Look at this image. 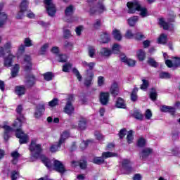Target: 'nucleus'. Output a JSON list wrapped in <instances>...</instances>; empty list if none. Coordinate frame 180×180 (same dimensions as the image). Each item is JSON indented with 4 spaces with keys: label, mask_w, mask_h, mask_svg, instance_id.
I'll list each match as a JSON object with an SVG mask.
<instances>
[{
    "label": "nucleus",
    "mask_w": 180,
    "mask_h": 180,
    "mask_svg": "<svg viewBox=\"0 0 180 180\" xmlns=\"http://www.w3.org/2000/svg\"><path fill=\"white\" fill-rule=\"evenodd\" d=\"M22 110H23L22 105H18L16 109L18 113L17 119L14 121L13 127H14V130L15 131L16 137L20 139V144H26V143H28L29 140H30V138H29L27 134H25L20 129L22 124L25 122V117L22 115Z\"/></svg>",
    "instance_id": "obj_1"
},
{
    "label": "nucleus",
    "mask_w": 180,
    "mask_h": 180,
    "mask_svg": "<svg viewBox=\"0 0 180 180\" xmlns=\"http://www.w3.org/2000/svg\"><path fill=\"white\" fill-rule=\"evenodd\" d=\"M127 6L128 8V13L139 12V15L141 18H147V16H148L147 8L142 7L140 2L137 0L128 2Z\"/></svg>",
    "instance_id": "obj_2"
},
{
    "label": "nucleus",
    "mask_w": 180,
    "mask_h": 180,
    "mask_svg": "<svg viewBox=\"0 0 180 180\" xmlns=\"http://www.w3.org/2000/svg\"><path fill=\"white\" fill-rule=\"evenodd\" d=\"M41 161L43 164L47 167L48 169H55V171H57V172H59L60 174H64L65 172L64 165L59 160H54L52 162L49 158L43 156L41 158Z\"/></svg>",
    "instance_id": "obj_3"
},
{
    "label": "nucleus",
    "mask_w": 180,
    "mask_h": 180,
    "mask_svg": "<svg viewBox=\"0 0 180 180\" xmlns=\"http://www.w3.org/2000/svg\"><path fill=\"white\" fill-rule=\"evenodd\" d=\"M29 150L31 153L32 158H34V160H37V158L40 157L41 151H43V149L41 148V145L36 143V139H33L31 141V143L29 146Z\"/></svg>",
    "instance_id": "obj_4"
},
{
    "label": "nucleus",
    "mask_w": 180,
    "mask_h": 180,
    "mask_svg": "<svg viewBox=\"0 0 180 180\" xmlns=\"http://www.w3.org/2000/svg\"><path fill=\"white\" fill-rule=\"evenodd\" d=\"M68 137H70V132H68V131H64L61 134L60 139L58 143L51 146L50 147L51 153H57V151H60V149L61 148V144H63V143H65V140H67Z\"/></svg>",
    "instance_id": "obj_5"
},
{
    "label": "nucleus",
    "mask_w": 180,
    "mask_h": 180,
    "mask_svg": "<svg viewBox=\"0 0 180 180\" xmlns=\"http://www.w3.org/2000/svg\"><path fill=\"white\" fill-rule=\"evenodd\" d=\"M133 163L131 161L127 159H124L122 162V174H124L126 175H129V174H131L133 171V167H131Z\"/></svg>",
    "instance_id": "obj_6"
},
{
    "label": "nucleus",
    "mask_w": 180,
    "mask_h": 180,
    "mask_svg": "<svg viewBox=\"0 0 180 180\" xmlns=\"http://www.w3.org/2000/svg\"><path fill=\"white\" fill-rule=\"evenodd\" d=\"M44 4L48 15L49 16H54L56 12H57V8H56V5L53 4V0H44Z\"/></svg>",
    "instance_id": "obj_7"
},
{
    "label": "nucleus",
    "mask_w": 180,
    "mask_h": 180,
    "mask_svg": "<svg viewBox=\"0 0 180 180\" xmlns=\"http://www.w3.org/2000/svg\"><path fill=\"white\" fill-rule=\"evenodd\" d=\"M72 101H74V95L71 94L68 96L66 105L64 108V112L67 113V115H72V113H74V106H72L71 103Z\"/></svg>",
    "instance_id": "obj_8"
},
{
    "label": "nucleus",
    "mask_w": 180,
    "mask_h": 180,
    "mask_svg": "<svg viewBox=\"0 0 180 180\" xmlns=\"http://www.w3.org/2000/svg\"><path fill=\"white\" fill-rule=\"evenodd\" d=\"M27 6H29V1L22 0L20 5V11L16 15V19H22L23 18L25 11H27Z\"/></svg>",
    "instance_id": "obj_9"
},
{
    "label": "nucleus",
    "mask_w": 180,
    "mask_h": 180,
    "mask_svg": "<svg viewBox=\"0 0 180 180\" xmlns=\"http://www.w3.org/2000/svg\"><path fill=\"white\" fill-rule=\"evenodd\" d=\"M171 22H174V19L167 21H165L164 18L159 19V25L163 27L165 30H174V25Z\"/></svg>",
    "instance_id": "obj_10"
},
{
    "label": "nucleus",
    "mask_w": 180,
    "mask_h": 180,
    "mask_svg": "<svg viewBox=\"0 0 180 180\" xmlns=\"http://www.w3.org/2000/svg\"><path fill=\"white\" fill-rule=\"evenodd\" d=\"M4 5L3 2L0 3V27H4L8 20V14L2 11Z\"/></svg>",
    "instance_id": "obj_11"
},
{
    "label": "nucleus",
    "mask_w": 180,
    "mask_h": 180,
    "mask_svg": "<svg viewBox=\"0 0 180 180\" xmlns=\"http://www.w3.org/2000/svg\"><path fill=\"white\" fill-rule=\"evenodd\" d=\"M22 65L24 67L25 71H26L27 72H28V71H32L33 65H32V58H30V56L25 55L24 56Z\"/></svg>",
    "instance_id": "obj_12"
},
{
    "label": "nucleus",
    "mask_w": 180,
    "mask_h": 180,
    "mask_svg": "<svg viewBox=\"0 0 180 180\" xmlns=\"http://www.w3.org/2000/svg\"><path fill=\"white\" fill-rule=\"evenodd\" d=\"M94 77L95 74L94 72L89 70H86V77L84 79L85 86H91V85H92V81H94Z\"/></svg>",
    "instance_id": "obj_13"
},
{
    "label": "nucleus",
    "mask_w": 180,
    "mask_h": 180,
    "mask_svg": "<svg viewBox=\"0 0 180 180\" xmlns=\"http://www.w3.org/2000/svg\"><path fill=\"white\" fill-rule=\"evenodd\" d=\"M12 51V42L7 41L4 44V46H0V54H11Z\"/></svg>",
    "instance_id": "obj_14"
},
{
    "label": "nucleus",
    "mask_w": 180,
    "mask_h": 180,
    "mask_svg": "<svg viewBox=\"0 0 180 180\" xmlns=\"http://www.w3.org/2000/svg\"><path fill=\"white\" fill-rule=\"evenodd\" d=\"M165 64L169 68H172L175 67H179L180 65V58L179 57H174L172 60H166Z\"/></svg>",
    "instance_id": "obj_15"
},
{
    "label": "nucleus",
    "mask_w": 180,
    "mask_h": 180,
    "mask_svg": "<svg viewBox=\"0 0 180 180\" xmlns=\"http://www.w3.org/2000/svg\"><path fill=\"white\" fill-rule=\"evenodd\" d=\"M120 60L122 63H124V64H127V65L129 67H134V65H136V60L127 58L124 54L120 55Z\"/></svg>",
    "instance_id": "obj_16"
},
{
    "label": "nucleus",
    "mask_w": 180,
    "mask_h": 180,
    "mask_svg": "<svg viewBox=\"0 0 180 180\" xmlns=\"http://www.w3.org/2000/svg\"><path fill=\"white\" fill-rule=\"evenodd\" d=\"M110 94L108 92H101L100 94V102L101 105H108L109 103Z\"/></svg>",
    "instance_id": "obj_17"
},
{
    "label": "nucleus",
    "mask_w": 180,
    "mask_h": 180,
    "mask_svg": "<svg viewBox=\"0 0 180 180\" xmlns=\"http://www.w3.org/2000/svg\"><path fill=\"white\" fill-rule=\"evenodd\" d=\"M13 58H15V56L12 55L11 53H9L8 56L4 57V67H7V68H9V67H11L12 63L13 61Z\"/></svg>",
    "instance_id": "obj_18"
},
{
    "label": "nucleus",
    "mask_w": 180,
    "mask_h": 180,
    "mask_svg": "<svg viewBox=\"0 0 180 180\" xmlns=\"http://www.w3.org/2000/svg\"><path fill=\"white\" fill-rule=\"evenodd\" d=\"M153 153V149L150 148H145L142 150L140 153V159L141 160H146V158Z\"/></svg>",
    "instance_id": "obj_19"
},
{
    "label": "nucleus",
    "mask_w": 180,
    "mask_h": 180,
    "mask_svg": "<svg viewBox=\"0 0 180 180\" xmlns=\"http://www.w3.org/2000/svg\"><path fill=\"white\" fill-rule=\"evenodd\" d=\"M3 127L4 129V140L8 141L9 140V134L11 131H13V129L8 125H5Z\"/></svg>",
    "instance_id": "obj_20"
},
{
    "label": "nucleus",
    "mask_w": 180,
    "mask_h": 180,
    "mask_svg": "<svg viewBox=\"0 0 180 180\" xmlns=\"http://www.w3.org/2000/svg\"><path fill=\"white\" fill-rule=\"evenodd\" d=\"M96 63L95 62L88 63L86 61H82V65L84 68H86L89 71H92Z\"/></svg>",
    "instance_id": "obj_21"
},
{
    "label": "nucleus",
    "mask_w": 180,
    "mask_h": 180,
    "mask_svg": "<svg viewBox=\"0 0 180 180\" xmlns=\"http://www.w3.org/2000/svg\"><path fill=\"white\" fill-rule=\"evenodd\" d=\"M110 94L112 95V96H116L119 94V85L117 83L114 82L110 88Z\"/></svg>",
    "instance_id": "obj_22"
},
{
    "label": "nucleus",
    "mask_w": 180,
    "mask_h": 180,
    "mask_svg": "<svg viewBox=\"0 0 180 180\" xmlns=\"http://www.w3.org/2000/svg\"><path fill=\"white\" fill-rule=\"evenodd\" d=\"M44 110H45V108H44V105H38L37 108V110L35 111V113H34L35 117H37V119L39 117H41V116L43 115V112H44Z\"/></svg>",
    "instance_id": "obj_23"
},
{
    "label": "nucleus",
    "mask_w": 180,
    "mask_h": 180,
    "mask_svg": "<svg viewBox=\"0 0 180 180\" xmlns=\"http://www.w3.org/2000/svg\"><path fill=\"white\" fill-rule=\"evenodd\" d=\"M79 166L82 169H85L86 168V161L81 160L80 162L72 161V167H78Z\"/></svg>",
    "instance_id": "obj_24"
},
{
    "label": "nucleus",
    "mask_w": 180,
    "mask_h": 180,
    "mask_svg": "<svg viewBox=\"0 0 180 180\" xmlns=\"http://www.w3.org/2000/svg\"><path fill=\"white\" fill-rule=\"evenodd\" d=\"M161 112H169L171 115H174L175 108L171 106L163 105L160 108Z\"/></svg>",
    "instance_id": "obj_25"
},
{
    "label": "nucleus",
    "mask_w": 180,
    "mask_h": 180,
    "mask_svg": "<svg viewBox=\"0 0 180 180\" xmlns=\"http://www.w3.org/2000/svg\"><path fill=\"white\" fill-rule=\"evenodd\" d=\"M77 129L78 130H85L86 129V120L84 118L80 120L78 122Z\"/></svg>",
    "instance_id": "obj_26"
},
{
    "label": "nucleus",
    "mask_w": 180,
    "mask_h": 180,
    "mask_svg": "<svg viewBox=\"0 0 180 180\" xmlns=\"http://www.w3.org/2000/svg\"><path fill=\"white\" fill-rule=\"evenodd\" d=\"M136 56L139 61H144V60H146V51L143 49H139L136 52Z\"/></svg>",
    "instance_id": "obj_27"
},
{
    "label": "nucleus",
    "mask_w": 180,
    "mask_h": 180,
    "mask_svg": "<svg viewBox=\"0 0 180 180\" xmlns=\"http://www.w3.org/2000/svg\"><path fill=\"white\" fill-rule=\"evenodd\" d=\"M116 108L125 109L126 108V103H124V100L122 98H118L116 101Z\"/></svg>",
    "instance_id": "obj_28"
},
{
    "label": "nucleus",
    "mask_w": 180,
    "mask_h": 180,
    "mask_svg": "<svg viewBox=\"0 0 180 180\" xmlns=\"http://www.w3.org/2000/svg\"><path fill=\"white\" fill-rule=\"evenodd\" d=\"M19 65L16 64L15 65L13 68L11 69V77L12 78H15L18 77V74H19V70H20Z\"/></svg>",
    "instance_id": "obj_29"
},
{
    "label": "nucleus",
    "mask_w": 180,
    "mask_h": 180,
    "mask_svg": "<svg viewBox=\"0 0 180 180\" xmlns=\"http://www.w3.org/2000/svg\"><path fill=\"white\" fill-rule=\"evenodd\" d=\"M34 82H36V79L34 76L31 75L27 77L26 85L27 86H33L34 85Z\"/></svg>",
    "instance_id": "obj_30"
},
{
    "label": "nucleus",
    "mask_w": 180,
    "mask_h": 180,
    "mask_svg": "<svg viewBox=\"0 0 180 180\" xmlns=\"http://www.w3.org/2000/svg\"><path fill=\"white\" fill-rule=\"evenodd\" d=\"M11 157H12V162L13 164H18V161L19 160V157H20V154L18 153V151H13L11 153Z\"/></svg>",
    "instance_id": "obj_31"
},
{
    "label": "nucleus",
    "mask_w": 180,
    "mask_h": 180,
    "mask_svg": "<svg viewBox=\"0 0 180 180\" xmlns=\"http://www.w3.org/2000/svg\"><path fill=\"white\" fill-rule=\"evenodd\" d=\"M101 43H109L110 41V36L108 33H103L101 35Z\"/></svg>",
    "instance_id": "obj_32"
},
{
    "label": "nucleus",
    "mask_w": 180,
    "mask_h": 180,
    "mask_svg": "<svg viewBox=\"0 0 180 180\" xmlns=\"http://www.w3.org/2000/svg\"><path fill=\"white\" fill-rule=\"evenodd\" d=\"M112 36L114 39H115V40H118V41H120V40H122V33L119 30H113Z\"/></svg>",
    "instance_id": "obj_33"
},
{
    "label": "nucleus",
    "mask_w": 180,
    "mask_h": 180,
    "mask_svg": "<svg viewBox=\"0 0 180 180\" xmlns=\"http://www.w3.org/2000/svg\"><path fill=\"white\" fill-rule=\"evenodd\" d=\"M96 8L98 13H103V12L106 11V8L105 7V5H103V2L102 1H98Z\"/></svg>",
    "instance_id": "obj_34"
},
{
    "label": "nucleus",
    "mask_w": 180,
    "mask_h": 180,
    "mask_svg": "<svg viewBox=\"0 0 180 180\" xmlns=\"http://www.w3.org/2000/svg\"><path fill=\"white\" fill-rule=\"evenodd\" d=\"M25 92H26V89L23 86H18L15 87V94L20 96V95H25Z\"/></svg>",
    "instance_id": "obj_35"
},
{
    "label": "nucleus",
    "mask_w": 180,
    "mask_h": 180,
    "mask_svg": "<svg viewBox=\"0 0 180 180\" xmlns=\"http://www.w3.org/2000/svg\"><path fill=\"white\" fill-rule=\"evenodd\" d=\"M167 38H168V36L167 34H162L158 39V43L159 44H165V43H167Z\"/></svg>",
    "instance_id": "obj_36"
},
{
    "label": "nucleus",
    "mask_w": 180,
    "mask_h": 180,
    "mask_svg": "<svg viewBox=\"0 0 180 180\" xmlns=\"http://www.w3.org/2000/svg\"><path fill=\"white\" fill-rule=\"evenodd\" d=\"M74 13V6L70 5L65 10V16H71Z\"/></svg>",
    "instance_id": "obj_37"
},
{
    "label": "nucleus",
    "mask_w": 180,
    "mask_h": 180,
    "mask_svg": "<svg viewBox=\"0 0 180 180\" xmlns=\"http://www.w3.org/2000/svg\"><path fill=\"white\" fill-rule=\"evenodd\" d=\"M102 157L105 160V158H110L112 157H117V153H115L113 152H104L102 153Z\"/></svg>",
    "instance_id": "obj_38"
},
{
    "label": "nucleus",
    "mask_w": 180,
    "mask_h": 180,
    "mask_svg": "<svg viewBox=\"0 0 180 180\" xmlns=\"http://www.w3.org/2000/svg\"><path fill=\"white\" fill-rule=\"evenodd\" d=\"M101 56H104V57H109L112 54V51L107 48H103L101 51Z\"/></svg>",
    "instance_id": "obj_39"
},
{
    "label": "nucleus",
    "mask_w": 180,
    "mask_h": 180,
    "mask_svg": "<svg viewBox=\"0 0 180 180\" xmlns=\"http://www.w3.org/2000/svg\"><path fill=\"white\" fill-rule=\"evenodd\" d=\"M139 22V16H134L128 19L129 26H134Z\"/></svg>",
    "instance_id": "obj_40"
},
{
    "label": "nucleus",
    "mask_w": 180,
    "mask_h": 180,
    "mask_svg": "<svg viewBox=\"0 0 180 180\" xmlns=\"http://www.w3.org/2000/svg\"><path fill=\"white\" fill-rule=\"evenodd\" d=\"M89 56L91 57V58H94L95 57V54L96 53V49H95V46H89Z\"/></svg>",
    "instance_id": "obj_41"
},
{
    "label": "nucleus",
    "mask_w": 180,
    "mask_h": 180,
    "mask_svg": "<svg viewBox=\"0 0 180 180\" xmlns=\"http://www.w3.org/2000/svg\"><path fill=\"white\" fill-rule=\"evenodd\" d=\"M137 92H139V89L134 88L131 94V101L133 102H136V101H137Z\"/></svg>",
    "instance_id": "obj_42"
},
{
    "label": "nucleus",
    "mask_w": 180,
    "mask_h": 180,
    "mask_svg": "<svg viewBox=\"0 0 180 180\" xmlns=\"http://www.w3.org/2000/svg\"><path fill=\"white\" fill-rule=\"evenodd\" d=\"M122 47L117 44H115L112 47V53L114 54H119L120 53V49Z\"/></svg>",
    "instance_id": "obj_43"
},
{
    "label": "nucleus",
    "mask_w": 180,
    "mask_h": 180,
    "mask_svg": "<svg viewBox=\"0 0 180 180\" xmlns=\"http://www.w3.org/2000/svg\"><path fill=\"white\" fill-rule=\"evenodd\" d=\"M93 162L94 164H98V165H101V164H103L105 162V159H103V157H95L93 160Z\"/></svg>",
    "instance_id": "obj_44"
},
{
    "label": "nucleus",
    "mask_w": 180,
    "mask_h": 180,
    "mask_svg": "<svg viewBox=\"0 0 180 180\" xmlns=\"http://www.w3.org/2000/svg\"><path fill=\"white\" fill-rule=\"evenodd\" d=\"M142 82L143 83L141 85V89H142V91H147V89L148 88V85H150L148 80L146 79H142Z\"/></svg>",
    "instance_id": "obj_45"
},
{
    "label": "nucleus",
    "mask_w": 180,
    "mask_h": 180,
    "mask_svg": "<svg viewBox=\"0 0 180 180\" xmlns=\"http://www.w3.org/2000/svg\"><path fill=\"white\" fill-rule=\"evenodd\" d=\"M49 47H50V44L46 43L42 45L39 51L40 54H46L49 50Z\"/></svg>",
    "instance_id": "obj_46"
},
{
    "label": "nucleus",
    "mask_w": 180,
    "mask_h": 180,
    "mask_svg": "<svg viewBox=\"0 0 180 180\" xmlns=\"http://www.w3.org/2000/svg\"><path fill=\"white\" fill-rule=\"evenodd\" d=\"M127 143H129V144H131V143H133V140H134L133 131H129L127 132Z\"/></svg>",
    "instance_id": "obj_47"
},
{
    "label": "nucleus",
    "mask_w": 180,
    "mask_h": 180,
    "mask_svg": "<svg viewBox=\"0 0 180 180\" xmlns=\"http://www.w3.org/2000/svg\"><path fill=\"white\" fill-rule=\"evenodd\" d=\"M160 78H162V79H168L171 78V74L167 72H162L159 75Z\"/></svg>",
    "instance_id": "obj_48"
},
{
    "label": "nucleus",
    "mask_w": 180,
    "mask_h": 180,
    "mask_svg": "<svg viewBox=\"0 0 180 180\" xmlns=\"http://www.w3.org/2000/svg\"><path fill=\"white\" fill-rule=\"evenodd\" d=\"M53 77H54V75L51 72H48L44 75V78L46 81H51V79H53Z\"/></svg>",
    "instance_id": "obj_49"
},
{
    "label": "nucleus",
    "mask_w": 180,
    "mask_h": 180,
    "mask_svg": "<svg viewBox=\"0 0 180 180\" xmlns=\"http://www.w3.org/2000/svg\"><path fill=\"white\" fill-rule=\"evenodd\" d=\"M134 117L138 120H143V114L139 110H135L134 112Z\"/></svg>",
    "instance_id": "obj_50"
},
{
    "label": "nucleus",
    "mask_w": 180,
    "mask_h": 180,
    "mask_svg": "<svg viewBox=\"0 0 180 180\" xmlns=\"http://www.w3.org/2000/svg\"><path fill=\"white\" fill-rule=\"evenodd\" d=\"M98 86H103L105 85V77L99 76L97 79Z\"/></svg>",
    "instance_id": "obj_51"
},
{
    "label": "nucleus",
    "mask_w": 180,
    "mask_h": 180,
    "mask_svg": "<svg viewBox=\"0 0 180 180\" xmlns=\"http://www.w3.org/2000/svg\"><path fill=\"white\" fill-rule=\"evenodd\" d=\"M150 98L152 101H155L157 99V91L155 89H151Z\"/></svg>",
    "instance_id": "obj_52"
},
{
    "label": "nucleus",
    "mask_w": 180,
    "mask_h": 180,
    "mask_svg": "<svg viewBox=\"0 0 180 180\" xmlns=\"http://www.w3.org/2000/svg\"><path fill=\"white\" fill-rule=\"evenodd\" d=\"M24 44L25 47H32V46H33V41L30 38H25Z\"/></svg>",
    "instance_id": "obj_53"
},
{
    "label": "nucleus",
    "mask_w": 180,
    "mask_h": 180,
    "mask_svg": "<svg viewBox=\"0 0 180 180\" xmlns=\"http://www.w3.org/2000/svg\"><path fill=\"white\" fill-rule=\"evenodd\" d=\"M57 58L59 63H65V61H67V56L65 55H61L59 53L57 56Z\"/></svg>",
    "instance_id": "obj_54"
},
{
    "label": "nucleus",
    "mask_w": 180,
    "mask_h": 180,
    "mask_svg": "<svg viewBox=\"0 0 180 180\" xmlns=\"http://www.w3.org/2000/svg\"><path fill=\"white\" fill-rule=\"evenodd\" d=\"M134 39H136V40H143V39H146V36L141 32H138L134 34Z\"/></svg>",
    "instance_id": "obj_55"
},
{
    "label": "nucleus",
    "mask_w": 180,
    "mask_h": 180,
    "mask_svg": "<svg viewBox=\"0 0 180 180\" xmlns=\"http://www.w3.org/2000/svg\"><path fill=\"white\" fill-rule=\"evenodd\" d=\"M72 72L75 75L78 81H79V82L82 81V76H81V74H79V71H78V70H77L76 68H74L72 70Z\"/></svg>",
    "instance_id": "obj_56"
},
{
    "label": "nucleus",
    "mask_w": 180,
    "mask_h": 180,
    "mask_svg": "<svg viewBox=\"0 0 180 180\" xmlns=\"http://www.w3.org/2000/svg\"><path fill=\"white\" fill-rule=\"evenodd\" d=\"M134 34L131 32V30H128L126 32L125 37L126 39H134Z\"/></svg>",
    "instance_id": "obj_57"
},
{
    "label": "nucleus",
    "mask_w": 180,
    "mask_h": 180,
    "mask_svg": "<svg viewBox=\"0 0 180 180\" xmlns=\"http://www.w3.org/2000/svg\"><path fill=\"white\" fill-rule=\"evenodd\" d=\"M148 63L152 67H158V63L155 62V60H154L153 58H149L148 60Z\"/></svg>",
    "instance_id": "obj_58"
},
{
    "label": "nucleus",
    "mask_w": 180,
    "mask_h": 180,
    "mask_svg": "<svg viewBox=\"0 0 180 180\" xmlns=\"http://www.w3.org/2000/svg\"><path fill=\"white\" fill-rule=\"evenodd\" d=\"M71 67H72V65H71V63H65L63 67V71L64 72H68V71L71 70Z\"/></svg>",
    "instance_id": "obj_59"
},
{
    "label": "nucleus",
    "mask_w": 180,
    "mask_h": 180,
    "mask_svg": "<svg viewBox=\"0 0 180 180\" xmlns=\"http://www.w3.org/2000/svg\"><path fill=\"white\" fill-rule=\"evenodd\" d=\"M58 105V99L57 98H53L52 101L49 102V105L51 108H54V106H57Z\"/></svg>",
    "instance_id": "obj_60"
},
{
    "label": "nucleus",
    "mask_w": 180,
    "mask_h": 180,
    "mask_svg": "<svg viewBox=\"0 0 180 180\" xmlns=\"http://www.w3.org/2000/svg\"><path fill=\"white\" fill-rule=\"evenodd\" d=\"M89 13L91 15H96L98 13V8L95 6L90 7V9L89 11Z\"/></svg>",
    "instance_id": "obj_61"
},
{
    "label": "nucleus",
    "mask_w": 180,
    "mask_h": 180,
    "mask_svg": "<svg viewBox=\"0 0 180 180\" xmlns=\"http://www.w3.org/2000/svg\"><path fill=\"white\" fill-rule=\"evenodd\" d=\"M25 45L21 44L19 48H18V51L17 53V58H19V55L20 54H22V53H25Z\"/></svg>",
    "instance_id": "obj_62"
},
{
    "label": "nucleus",
    "mask_w": 180,
    "mask_h": 180,
    "mask_svg": "<svg viewBox=\"0 0 180 180\" xmlns=\"http://www.w3.org/2000/svg\"><path fill=\"white\" fill-rule=\"evenodd\" d=\"M102 25V21L99 19H97L95 20L94 25H93V27L94 29H99L100 26Z\"/></svg>",
    "instance_id": "obj_63"
},
{
    "label": "nucleus",
    "mask_w": 180,
    "mask_h": 180,
    "mask_svg": "<svg viewBox=\"0 0 180 180\" xmlns=\"http://www.w3.org/2000/svg\"><path fill=\"white\" fill-rule=\"evenodd\" d=\"M137 144L139 147H144V146H146V139L143 138L139 139Z\"/></svg>",
    "instance_id": "obj_64"
}]
</instances>
